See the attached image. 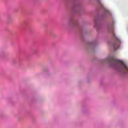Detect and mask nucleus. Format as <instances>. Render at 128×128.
Segmentation results:
<instances>
[{
  "label": "nucleus",
  "mask_w": 128,
  "mask_h": 128,
  "mask_svg": "<svg viewBox=\"0 0 128 128\" xmlns=\"http://www.w3.org/2000/svg\"><path fill=\"white\" fill-rule=\"evenodd\" d=\"M108 31L113 34L114 38H115L116 42L114 44L113 46L114 48V50H116L118 48H120V40L118 39V38L114 34V26H111L108 27Z\"/></svg>",
  "instance_id": "nucleus-1"
},
{
  "label": "nucleus",
  "mask_w": 128,
  "mask_h": 128,
  "mask_svg": "<svg viewBox=\"0 0 128 128\" xmlns=\"http://www.w3.org/2000/svg\"><path fill=\"white\" fill-rule=\"evenodd\" d=\"M106 12H108H108H109L108 11H106Z\"/></svg>",
  "instance_id": "nucleus-2"
}]
</instances>
